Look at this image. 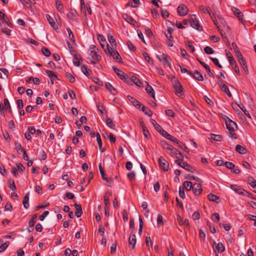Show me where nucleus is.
<instances>
[{
	"label": "nucleus",
	"mask_w": 256,
	"mask_h": 256,
	"mask_svg": "<svg viewBox=\"0 0 256 256\" xmlns=\"http://www.w3.org/2000/svg\"><path fill=\"white\" fill-rule=\"evenodd\" d=\"M212 62L218 68H222V66L219 63L218 60L217 58H210Z\"/></svg>",
	"instance_id": "680f3d73"
},
{
	"label": "nucleus",
	"mask_w": 256,
	"mask_h": 256,
	"mask_svg": "<svg viewBox=\"0 0 256 256\" xmlns=\"http://www.w3.org/2000/svg\"><path fill=\"white\" fill-rule=\"evenodd\" d=\"M190 76L198 80H204V77L197 70H194V73L192 72V75H190Z\"/></svg>",
	"instance_id": "6ab92c4d"
},
{
	"label": "nucleus",
	"mask_w": 256,
	"mask_h": 256,
	"mask_svg": "<svg viewBox=\"0 0 256 256\" xmlns=\"http://www.w3.org/2000/svg\"><path fill=\"white\" fill-rule=\"evenodd\" d=\"M108 38L109 42L111 44V46H110V47L116 48V40L115 38H114V37L112 35L108 34Z\"/></svg>",
	"instance_id": "c85d7f7f"
},
{
	"label": "nucleus",
	"mask_w": 256,
	"mask_h": 256,
	"mask_svg": "<svg viewBox=\"0 0 256 256\" xmlns=\"http://www.w3.org/2000/svg\"><path fill=\"white\" fill-rule=\"evenodd\" d=\"M49 212L48 211H44L42 214L40 215L39 216V219L40 220L42 221L44 220L45 218L48 214Z\"/></svg>",
	"instance_id": "338daca9"
},
{
	"label": "nucleus",
	"mask_w": 256,
	"mask_h": 256,
	"mask_svg": "<svg viewBox=\"0 0 256 256\" xmlns=\"http://www.w3.org/2000/svg\"><path fill=\"white\" fill-rule=\"evenodd\" d=\"M208 139L210 140L212 142V140H214L216 142H221L222 140V137L220 134H210V137L208 138Z\"/></svg>",
	"instance_id": "412c9836"
},
{
	"label": "nucleus",
	"mask_w": 256,
	"mask_h": 256,
	"mask_svg": "<svg viewBox=\"0 0 256 256\" xmlns=\"http://www.w3.org/2000/svg\"><path fill=\"white\" fill-rule=\"evenodd\" d=\"M46 73L50 78V81L52 84H54V80L58 79L57 75L52 70H46Z\"/></svg>",
	"instance_id": "a211bd4d"
},
{
	"label": "nucleus",
	"mask_w": 256,
	"mask_h": 256,
	"mask_svg": "<svg viewBox=\"0 0 256 256\" xmlns=\"http://www.w3.org/2000/svg\"><path fill=\"white\" fill-rule=\"evenodd\" d=\"M17 170L19 172H23L25 170V167L21 163H18L16 164Z\"/></svg>",
	"instance_id": "e2e57ef3"
},
{
	"label": "nucleus",
	"mask_w": 256,
	"mask_h": 256,
	"mask_svg": "<svg viewBox=\"0 0 256 256\" xmlns=\"http://www.w3.org/2000/svg\"><path fill=\"white\" fill-rule=\"evenodd\" d=\"M158 131L166 138H168V135H170L164 129H158Z\"/></svg>",
	"instance_id": "774afa93"
},
{
	"label": "nucleus",
	"mask_w": 256,
	"mask_h": 256,
	"mask_svg": "<svg viewBox=\"0 0 256 256\" xmlns=\"http://www.w3.org/2000/svg\"><path fill=\"white\" fill-rule=\"evenodd\" d=\"M192 190L196 195H200L202 191L201 185L198 183L193 184Z\"/></svg>",
	"instance_id": "ddd939ff"
},
{
	"label": "nucleus",
	"mask_w": 256,
	"mask_h": 256,
	"mask_svg": "<svg viewBox=\"0 0 256 256\" xmlns=\"http://www.w3.org/2000/svg\"><path fill=\"white\" fill-rule=\"evenodd\" d=\"M236 150L240 154H244L246 152V150L244 146L240 144H237L236 146Z\"/></svg>",
	"instance_id": "2f4dec72"
},
{
	"label": "nucleus",
	"mask_w": 256,
	"mask_h": 256,
	"mask_svg": "<svg viewBox=\"0 0 256 256\" xmlns=\"http://www.w3.org/2000/svg\"><path fill=\"white\" fill-rule=\"evenodd\" d=\"M166 114L167 116L174 118L175 116L174 112L172 110H167L165 111Z\"/></svg>",
	"instance_id": "13d9d810"
},
{
	"label": "nucleus",
	"mask_w": 256,
	"mask_h": 256,
	"mask_svg": "<svg viewBox=\"0 0 256 256\" xmlns=\"http://www.w3.org/2000/svg\"><path fill=\"white\" fill-rule=\"evenodd\" d=\"M162 58L163 60H164V61L166 62L165 64H164V66L166 65L170 68L171 66H170V57L168 56L166 54H164L162 55Z\"/></svg>",
	"instance_id": "c9c22d12"
},
{
	"label": "nucleus",
	"mask_w": 256,
	"mask_h": 256,
	"mask_svg": "<svg viewBox=\"0 0 256 256\" xmlns=\"http://www.w3.org/2000/svg\"><path fill=\"white\" fill-rule=\"evenodd\" d=\"M66 31L68 32V36H69L70 40L72 42H74L75 41H74V36L72 34V32L71 30L70 29V28H66Z\"/></svg>",
	"instance_id": "09e8293b"
},
{
	"label": "nucleus",
	"mask_w": 256,
	"mask_h": 256,
	"mask_svg": "<svg viewBox=\"0 0 256 256\" xmlns=\"http://www.w3.org/2000/svg\"><path fill=\"white\" fill-rule=\"evenodd\" d=\"M231 189L238 193V194L243 195L244 193L246 192V190L240 188V186L236 184H231L230 186Z\"/></svg>",
	"instance_id": "2eb2a0df"
},
{
	"label": "nucleus",
	"mask_w": 256,
	"mask_h": 256,
	"mask_svg": "<svg viewBox=\"0 0 256 256\" xmlns=\"http://www.w3.org/2000/svg\"><path fill=\"white\" fill-rule=\"evenodd\" d=\"M190 24L193 28L198 30H202V27L197 20L196 16L195 14H192L190 16Z\"/></svg>",
	"instance_id": "423d86ee"
},
{
	"label": "nucleus",
	"mask_w": 256,
	"mask_h": 256,
	"mask_svg": "<svg viewBox=\"0 0 256 256\" xmlns=\"http://www.w3.org/2000/svg\"><path fill=\"white\" fill-rule=\"evenodd\" d=\"M142 111L147 116H151L152 114V112L148 108L142 104L141 106Z\"/></svg>",
	"instance_id": "ea45409f"
},
{
	"label": "nucleus",
	"mask_w": 256,
	"mask_h": 256,
	"mask_svg": "<svg viewBox=\"0 0 256 256\" xmlns=\"http://www.w3.org/2000/svg\"><path fill=\"white\" fill-rule=\"evenodd\" d=\"M170 154L172 156L176 157L178 160L184 158V156L181 152L177 149L174 148L170 151Z\"/></svg>",
	"instance_id": "f3484780"
},
{
	"label": "nucleus",
	"mask_w": 256,
	"mask_h": 256,
	"mask_svg": "<svg viewBox=\"0 0 256 256\" xmlns=\"http://www.w3.org/2000/svg\"><path fill=\"white\" fill-rule=\"evenodd\" d=\"M47 20L51 26L54 29L56 30L58 28V26L55 23L53 18L49 14H47L46 16Z\"/></svg>",
	"instance_id": "b1692460"
},
{
	"label": "nucleus",
	"mask_w": 256,
	"mask_h": 256,
	"mask_svg": "<svg viewBox=\"0 0 256 256\" xmlns=\"http://www.w3.org/2000/svg\"><path fill=\"white\" fill-rule=\"evenodd\" d=\"M184 189L185 188L186 190H190L192 188V184L191 182L185 181L183 183Z\"/></svg>",
	"instance_id": "4c0bfd02"
},
{
	"label": "nucleus",
	"mask_w": 256,
	"mask_h": 256,
	"mask_svg": "<svg viewBox=\"0 0 256 256\" xmlns=\"http://www.w3.org/2000/svg\"><path fill=\"white\" fill-rule=\"evenodd\" d=\"M114 71L118 74L121 80H124V82L128 83L130 78L123 71L118 69L116 66H112Z\"/></svg>",
	"instance_id": "20e7f679"
},
{
	"label": "nucleus",
	"mask_w": 256,
	"mask_h": 256,
	"mask_svg": "<svg viewBox=\"0 0 256 256\" xmlns=\"http://www.w3.org/2000/svg\"><path fill=\"white\" fill-rule=\"evenodd\" d=\"M172 82L174 88V93L178 97L180 98L183 95V88L179 80L174 78Z\"/></svg>",
	"instance_id": "7ed1b4c3"
},
{
	"label": "nucleus",
	"mask_w": 256,
	"mask_h": 256,
	"mask_svg": "<svg viewBox=\"0 0 256 256\" xmlns=\"http://www.w3.org/2000/svg\"><path fill=\"white\" fill-rule=\"evenodd\" d=\"M112 194V192L111 191L105 193L104 198V202L105 204V207H108L110 205V200L109 197L111 196Z\"/></svg>",
	"instance_id": "393cba45"
},
{
	"label": "nucleus",
	"mask_w": 256,
	"mask_h": 256,
	"mask_svg": "<svg viewBox=\"0 0 256 256\" xmlns=\"http://www.w3.org/2000/svg\"><path fill=\"white\" fill-rule=\"evenodd\" d=\"M106 88L113 95H116L118 93L117 90L114 88L108 82L105 83Z\"/></svg>",
	"instance_id": "aec40b11"
},
{
	"label": "nucleus",
	"mask_w": 256,
	"mask_h": 256,
	"mask_svg": "<svg viewBox=\"0 0 256 256\" xmlns=\"http://www.w3.org/2000/svg\"><path fill=\"white\" fill-rule=\"evenodd\" d=\"M172 30L171 28H168L167 33L165 34L167 39H172Z\"/></svg>",
	"instance_id": "8fccbe9b"
},
{
	"label": "nucleus",
	"mask_w": 256,
	"mask_h": 256,
	"mask_svg": "<svg viewBox=\"0 0 256 256\" xmlns=\"http://www.w3.org/2000/svg\"><path fill=\"white\" fill-rule=\"evenodd\" d=\"M204 52L208 54H214V51L212 48L208 46H206L204 48Z\"/></svg>",
	"instance_id": "3c124183"
},
{
	"label": "nucleus",
	"mask_w": 256,
	"mask_h": 256,
	"mask_svg": "<svg viewBox=\"0 0 256 256\" xmlns=\"http://www.w3.org/2000/svg\"><path fill=\"white\" fill-rule=\"evenodd\" d=\"M14 145L15 149L18 153H20L19 150H20V152H22V150H24V148H22L21 144L18 142H16Z\"/></svg>",
	"instance_id": "bf43d9fd"
},
{
	"label": "nucleus",
	"mask_w": 256,
	"mask_h": 256,
	"mask_svg": "<svg viewBox=\"0 0 256 256\" xmlns=\"http://www.w3.org/2000/svg\"><path fill=\"white\" fill-rule=\"evenodd\" d=\"M116 246L117 242L116 241H115L112 244V246L110 247V253L112 254H114L116 252Z\"/></svg>",
	"instance_id": "052dcab7"
},
{
	"label": "nucleus",
	"mask_w": 256,
	"mask_h": 256,
	"mask_svg": "<svg viewBox=\"0 0 256 256\" xmlns=\"http://www.w3.org/2000/svg\"><path fill=\"white\" fill-rule=\"evenodd\" d=\"M177 220L178 221V224L180 226H183V225L188 226V219H186V220H184V221H183L182 218H181V217L180 216H178L177 217Z\"/></svg>",
	"instance_id": "a19ab883"
},
{
	"label": "nucleus",
	"mask_w": 256,
	"mask_h": 256,
	"mask_svg": "<svg viewBox=\"0 0 256 256\" xmlns=\"http://www.w3.org/2000/svg\"><path fill=\"white\" fill-rule=\"evenodd\" d=\"M178 165L180 166L186 170L193 172L195 170L187 162H183V158L180 160H177L176 161Z\"/></svg>",
	"instance_id": "39448f33"
},
{
	"label": "nucleus",
	"mask_w": 256,
	"mask_h": 256,
	"mask_svg": "<svg viewBox=\"0 0 256 256\" xmlns=\"http://www.w3.org/2000/svg\"><path fill=\"white\" fill-rule=\"evenodd\" d=\"M98 48L94 45L90 46L88 49V54L92 58L90 62L92 64L98 62L102 58L101 56L98 54Z\"/></svg>",
	"instance_id": "f257e3e1"
},
{
	"label": "nucleus",
	"mask_w": 256,
	"mask_h": 256,
	"mask_svg": "<svg viewBox=\"0 0 256 256\" xmlns=\"http://www.w3.org/2000/svg\"><path fill=\"white\" fill-rule=\"evenodd\" d=\"M105 53L107 56H112L113 59L118 62H122V58L116 48H110L107 44H106V50H105Z\"/></svg>",
	"instance_id": "f03ea898"
},
{
	"label": "nucleus",
	"mask_w": 256,
	"mask_h": 256,
	"mask_svg": "<svg viewBox=\"0 0 256 256\" xmlns=\"http://www.w3.org/2000/svg\"><path fill=\"white\" fill-rule=\"evenodd\" d=\"M200 64L204 68L206 69V70L208 72V74L211 78H214V75L212 72L211 70H210V66L207 64H206L205 62H200Z\"/></svg>",
	"instance_id": "c756f323"
},
{
	"label": "nucleus",
	"mask_w": 256,
	"mask_h": 256,
	"mask_svg": "<svg viewBox=\"0 0 256 256\" xmlns=\"http://www.w3.org/2000/svg\"><path fill=\"white\" fill-rule=\"evenodd\" d=\"M42 54L46 56H48L51 54L50 50L46 48H42Z\"/></svg>",
	"instance_id": "864d4df0"
},
{
	"label": "nucleus",
	"mask_w": 256,
	"mask_h": 256,
	"mask_svg": "<svg viewBox=\"0 0 256 256\" xmlns=\"http://www.w3.org/2000/svg\"><path fill=\"white\" fill-rule=\"evenodd\" d=\"M66 76L70 82L74 83V82L75 78L71 74L68 72L66 73Z\"/></svg>",
	"instance_id": "49530a36"
},
{
	"label": "nucleus",
	"mask_w": 256,
	"mask_h": 256,
	"mask_svg": "<svg viewBox=\"0 0 256 256\" xmlns=\"http://www.w3.org/2000/svg\"><path fill=\"white\" fill-rule=\"evenodd\" d=\"M229 130V136L232 138L236 139L237 137L234 132L235 129H228Z\"/></svg>",
	"instance_id": "4d7b16f0"
},
{
	"label": "nucleus",
	"mask_w": 256,
	"mask_h": 256,
	"mask_svg": "<svg viewBox=\"0 0 256 256\" xmlns=\"http://www.w3.org/2000/svg\"><path fill=\"white\" fill-rule=\"evenodd\" d=\"M134 4H131L130 5V2H128V5L130 6L132 8H136L140 4V0H132Z\"/></svg>",
	"instance_id": "6e6d98bb"
},
{
	"label": "nucleus",
	"mask_w": 256,
	"mask_h": 256,
	"mask_svg": "<svg viewBox=\"0 0 256 256\" xmlns=\"http://www.w3.org/2000/svg\"><path fill=\"white\" fill-rule=\"evenodd\" d=\"M207 198L209 200L214 202H217V200L219 199L218 196L212 194H208Z\"/></svg>",
	"instance_id": "58836bf2"
},
{
	"label": "nucleus",
	"mask_w": 256,
	"mask_h": 256,
	"mask_svg": "<svg viewBox=\"0 0 256 256\" xmlns=\"http://www.w3.org/2000/svg\"><path fill=\"white\" fill-rule=\"evenodd\" d=\"M78 16L76 10L74 8H70L69 12L66 14L68 18L72 20H75Z\"/></svg>",
	"instance_id": "dca6fc26"
},
{
	"label": "nucleus",
	"mask_w": 256,
	"mask_h": 256,
	"mask_svg": "<svg viewBox=\"0 0 256 256\" xmlns=\"http://www.w3.org/2000/svg\"><path fill=\"white\" fill-rule=\"evenodd\" d=\"M128 98L134 106L137 107L138 108H140L142 106V104L140 102L138 101L136 99L130 96H128Z\"/></svg>",
	"instance_id": "5701e85b"
},
{
	"label": "nucleus",
	"mask_w": 256,
	"mask_h": 256,
	"mask_svg": "<svg viewBox=\"0 0 256 256\" xmlns=\"http://www.w3.org/2000/svg\"><path fill=\"white\" fill-rule=\"evenodd\" d=\"M98 168H99L100 172V173L101 174L102 179L104 180H106V182H110V184H111V180H110L108 178L106 177V174L104 173V170L102 168L101 164H98Z\"/></svg>",
	"instance_id": "bb28decb"
},
{
	"label": "nucleus",
	"mask_w": 256,
	"mask_h": 256,
	"mask_svg": "<svg viewBox=\"0 0 256 256\" xmlns=\"http://www.w3.org/2000/svg\"><path fill=\"white\" fill-rule=\"evenodd\" d=\"M136 235L134 234L131 233L130 234L129 240H128V244L130 247L132 249H134L135 248V245L136 244Z\"/></svg>",
	"instance_id": "4468645a"
},
{
	"label": "nucleus",
	"mask_w": 256,
	"mask_h": 256,
	"mask_svg": "<svg viewBox=\"0 0 256 256\" xmlns=\"http://www.w3.org/2000/svg\"><path fill=\"white\" fill-rule=\"evenodd\" d=\"M248 183L250 186L254 188H256V180H254L252 177H249L248 178Z\"/></svg>",
	"instance_id": "37998d69"
},
{
	"label": "nucleus",
	"mask_w": 256,
	"mask_h": 256,
	"mask_svg": "<svg viewBox=\"0 0 256 256\" xmlns=\"http://www.w3.org/2000/svg\"><path fill=\"white\" fill-rule=\"evenodd\" d=\"M224 120L226 128H234V127L237 128V125L236 123L234 122L231 120L228 116H225V117L224 118Z\"/></svg>",
	"instance_id": "9b49d317"
},
{
	"label": "nucleus",
	"mask_w": 256,
	"mask_h": 256,
	"mask_svg": "<svg viewBox=\"0 0 256 256\" xmlns=\"http://www.w3.org/2000/svg\"><path fill=\"white\" fill-rule=\"evenodd\" d=\"M216 250L218 252H222L225 250V248L222 242H218L216 246Z\"/></svg>",
	"instance_id": "79ce46f5"
},
{
	"label": "nucleus",
	"mask_w": 256,
	"mask_h": 256,
	"mask_svg": "<svg viewBox=\"0 0 256 256\" xmlns=\"http://www.w3.org/2000/svg\"><path fill=\"white\" fill-rule=\"evenodd\" d=\"M29 193L26 194L23 198L22 204L25 208L28 209L29 207V198H28Z\"/></svg>",
	"instance_id": "f704fd0d"
},
{
	"label": "nucleus",
	"mask_w": 256,
	"mask_h": 256,
	"mask_svg": "<svg viewBox=\"0 0 256 256\" xmlns=\"http://www.w3.org/2000/svg\"><path fill=\"white\" fill-rule=\"evenodd\" d=\"M146 92L149 94L154 100H155V92L154 90L148 84V86L146 88Z\"/></svg>",
	"instance_id": "cd10ccee"
},
{
	"label": "nucleus",
	"mask_w": 256,
	"mask_h": 256,
	"mask_svg": "<svg viewBox=\"0 0 256 256\" xmlns=\"http://www.w3.org/2000/svg\"><path fill=\"white\" fill-rule=\"evenodd\" d=\"M177 144L178 146L180 148H181L184 151L186 152H188V148L184 144L182 143V142H180V140L177 143Z\"/></svg>",
	"instance_id": "a18cd8bd"
},
{
	"label": "nucleus",
	"mask_w": 256,
	"mask_h": 256,
	"mask_svg": "<svg viewBox=\"0 0 256 256\" xmlns=\"http://www.w3.org/2000/svg\"><path fill=\"white\" fill-rule=\"evenodd\" d=\"M232 10L234 16H236L238 18V20L241 21L242 22L244 14L240 12V10L236 7H232Z\"/></svg>",
	"instance_id": "f8f14e48"
},
{
	"label": "nucleus",
	"mask_w": 256,
	"mask_h": 256,
	"mask_svg": "<svg viewBox=\"0 0 256 256\" xmlns=\"http://www.w3.org/2000/svg\"><path fill=\"white\" fill-rule=\"evenodd\" d=\"M217 83L221 90L225 92L229 97L232 96V94L228 86L220 80H218Z\"/></svg>",
	"instance_id": "1a4fd4ad"
},
{
	"label": "nucleus",
	"mask_w": 256,
	"mask_h": 256,
	"mask_svg": "<svg viewBox=\"0 0 256 256\" xmlns=\"http://www.w3.org/2000/svg\"><path fill=\"white\" fill-rule=\"evenodd\" d=\"M131 80L139 87H141L142 86V82L138 78L135 76H132V77Z\"/></svg>",
	"instance_id": "e433bc0d"
},
{
	"label": "nucleus",
	"mask_w": 256,
	"mask_h": 256,
	"mask_svg": "<svg viewBox=\"0 0 256 256\" xmlns=\"http://www.w3.org/2000/svg\"><path fill=\"white\" fill-rule=\"evenodd\" d=\"M158 164L160 167L164 172H167L169 168L168 162L162 156L159 158Z\"/></svg>",
	"instance_id": "0eeeda50"
},
{
	"label": "nucleus",
	"mask_w": 256,
	"mask_h": 256,
	"mask_svg": "<svg viewBox=\"0 0 256 256\" xmlns=\"http://www.w3.org/2000/svg\"><path fill=\"white\" fill-rule=\"evenodd\" d=\"M81 70L82 73L88 77L90 74L88 72L90 70L85 66H82Z\"/></svg>",
	"instance_id": "603ef678"
},
{
	"label": "nucleus",
	"mask_w": 256,
	"mask_h": 256,
	"mask_svg": "<svg viewBox=\"0 0 256 256\" xmlns=\"http://www.w3.org/2000/svg\"><path fill=\"white\" fill-rule=\"evenodd\" d=\"M127 176H128V178L130 180H134L135 178V177H136V174L134 172H129L128 174H127Z\"/></svg>",
	"instance_id": "0e129e2a"
},
{
	"label": "nucleus",
	"mask_w": 256,
	"mask_h": 256,
	"mask_svg": "<svg viewBox=\"0 0 256 256\" xmlns=\"http://www.w3.org/2000/svg\"><path fill=\"white\" fill-rule=\"evenodd\" d=\"M198 10L205 14H208L210 16L211 15L212 10L210 6H204L203 5L198 6Z\"/></svg>",
	"instance_id": "4be33fe9"
},
{
	"label": "nucleus",
	"mask_w": 256,
	"mask_h": 256,
	"mask_svg": "<svg viewBox=\"0 0 256 256\" xmlns=\"http://www.w3.org/2000/svg\"><path fill=\"white\" fill-rule=\"evenodd\" d=\"M8 110V112H11L10 106L8 98H4V104H0V110Z\"/></svg>",
	"instance_id": "9d476101"
},
{
	"label": "nucleus",
	"mask_w": 256,
	"mask_h": 256,
	"mask_svg": "<svg viewBox=\"0 0 256 256\" xmlns=\"http://www.w3.org/2000/svg\"><path fill=\"white\" fill-rule=\"evenodd\" d=\"M74 206L76 209V215L78 218L80 217L82 213L81 205L75 203Z\"/></svg>",
	"instance_id": "a878e982"
},
{
	"label": "nucleus",
	"mask_w": 256,
	"mask_h": 256,
	"mask_svg": "<svg viewBox=\"0 0 256 256\" xmlns=\"http://www.w3.org/2000/svg\"><path fill=\"white\" fill-rule=\"evenodd\" d=\"M142 54L146 61L150 64H154L153 60L151 59L148 54L146 52H143Z\"/></svg>",
	"instance_id": "72a5a7b5"
},
{
	"label": "nucleus",
	"mask_w": 256,
	"mask_h": 256,
	"mask_svg": "<svg viewBox=\"0 0 256 256\" xmlns=\"http://www.w3.org/2000/svg\"><path fill=\"white\" fill-rule=\"evenodd\" d=\"M186 46H187V47H188V50H190L191 51V52L192 53L194 52L195 49H194V48L191 42L188 41Z\"/></svg>",
	"instance_id": "5fc2aeb1"
},
{
	"label": "nucleus",
	"mask_w": 256,
	"mask_h": 256,
	"mask_svg": "<svg viewBox=\"0 0 256 256\" xmlns=\"http://www.w3.org/2000/svg\"><path fill=\"white\" fill-rule=\"evenodd\" d=\"M225 166L228 168L230 170L234 169L235 166L234 164L233 163L228 162H225Z\"/></svg>",
	"instance_id": "69168bd1"
},
{
	"label": "nucleus",
	"mask_w": 256,
	"mask_h": 256,
	"mask_svg": "<svg viewBox=\"0 0 256 256\" xmlns=\"http://www.w3.org/2000/svg\"><path fill=\"white\" fill-rule=\"evenodd\" d=\"M38 214H34L31 216V218L29 220L28 225L30 228L34 227L35 224L36 223V219L37 218Z\"/></svg>",
	"instance_id": "7c9ffc66"
},
{
	"label": "nucleus",
	"mask_w": 256,
	"mask_h": 256,
	"mask_svg": "<svg viewBox=\"0 0 256 256\" xmlns=\"http://www.w3.org/2000/svg\"><path fill=\"white\" fill-rule=\"evenodd\" d=\"M178 13L180 16H184L188 12V9L187 6L184 4H180L178 8Z\"/></svg>",
	"instance_id": "6e6552de"
},
{
	"label": "nucleus",
	"mask_w": 256,
	"mask_h": 256,
	"mask_svg": "<svg viewBox=\"0 0 256 256\" xmlns=\"http://www.w3.org/2000/svg\"><path fill=\"white\" fill-rule=\"evenodd\" d=\"M106 126L109 128H113V127L115 126L112 120L110 118H107L106 119Z\"/></svg>",
	"instance_id": "c03bdc74"
},
{
	"label": "nucleus",
	"mask_w": 256,
	"mask_h": 256,
	"mask_svg": "<svg viewBox=\"0 0 256 256\" xmlns=\"http://www.w3.org/2000/svg\"><path fill=\"white\" fill-rule=\"evenodd\" d=\"M10 244L8 242H6L4 244H1L0 246V252H2L6 250Z\"/></svg>",
	"instance_id": "de8ad7c7"
},
{
	"label": "nucleus",
	"mask_w": 256,
	"mask_h": 256,
	"mask_svg": "<svg viewBox=\"0 0 256 256\" xmlns=\"http://www.w3.org/2000/svg\"><path fill=\"white\" fill-rule=\"evenodd\" d=\"M226 56L227 57V58L230 62V64L232 66L234 64H236V62L234 60V58H233L232 56V55L231 53L230 52H227L226 53Z\"/></svg>",
	"instance_id": "473e14b6"
}]
</instances>
